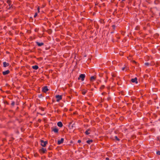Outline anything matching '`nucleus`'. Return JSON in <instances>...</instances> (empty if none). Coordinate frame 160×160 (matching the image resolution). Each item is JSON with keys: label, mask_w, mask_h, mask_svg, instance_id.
<instances>
[{"label": "nucleus", "mask_w": 160, "mask_h": 160, "mask_svg": "<svg viewBox=\"0 0 160 160\" xmlns=\"http://www.w3.org/2000/svg\"><path fill=\"white\" fill-rule=\"evenodd\" d=\"M47 150L45 148H42L41 149L39 150V152L41 154H43L47 152Z\"/></svg>", "instance_id": "nucleus-1"}, {"label": "nucleus", "mask_w": 160, "mask_h": 160, "mask_svg": "<svg viewBox=\"0 0 160 160\" xmlns=\"http://www.w3.org/2000/svg\"><path fill=\"white\" fill-rule=\"evenodd\" d=\"M85 77V74H81L78 78V80H80V79L82 81H83Z\"/></svg>", "instance_id": "nucleus-2"}, {"label": "nucleus", "mask_w": 160, "mask_h": 160, "mask_svg": "<svg viewBox=\"0 0 160 160\" xmlns=\"http://www.w3.org/2000/svg\"><path fill=\"white\" fill-rule=\"evenodd\" d=\"M40 142L41 146L43 147H45L48 144V142L47 141H44L43 140H40Z\"/></svg>", "instance_id": "nucleus-3"}, {"label": "nucleus", "mask_w": 160, "mask_h": 160, "mask_svg": "<svg viewBox=\"0 0 160 160\" xmlns=\"http://www.w3.org/2000/svg\"><path fill=\"white\" fill-rule=\"evenodd\" d=\"M51 129L52 131L54 132L55 133H58V129L56 127H52Z\"/></svg>", "instance_id": "nucleus-4"}, {"label": "nucleus", "mask_w": 160, "mask_h": 160, "mask_svg": "<svg viewBox=\"0 0 160 160\" xmlns=\"http://www.w3.org/2000/svg\"><path fill=\"white\" fill-rule=\"evenodd\" d=\"M56 98L57 99V102H58L62 99V96L57 95L56 96Z\"/></svg>", "instance_id": "nucleus-5"}, {"label": "nucleus", "mask_w": 160, "mask_h": 160, "mask_svg": "<svg viewBox=\"0 0 160 160\" xmlns=\"http://www.w3.org/2000/svg\"><path fill=\"white\" fill-rule=\"evenodd\" d=\"M145 65L147 66H149V65H151V66H152V65H155V63L153 61H152V62H151L150 63H149V62H146L145 63Z\"/></svg>", "instance_id": "nucleus-6"}, {"label": "nucleus", "mask_w": 160, "mask_h": 160, "mask_svg": "<svg viewBox=\"0 0 160 160\" xmlns=\"http://www.w3.org/2000/svg\"><path fill=\"white\" fill-rule=\"evenodd\" d=\"M42 90L43 92H46L48 91V89L47 86H45L43 88Z\"/></svg>", "instance_id": "nucleus-7"}, {"label": "nucleus", "mask_w": 160, "mask_h": 160, "mask_svg": "<svg viewBox=\"0 0 160 160\" xmlns=\"http://www.w3.org/2000/svg\"><path fill=\"white\" fill-rule=\"evenodd\" d=\"M131 81L132 82H135L136 83H138L137 78L132 79Z\"/></svg>", "instance_id": "nucleus-8"}, {"label": "nucleus", "mask_w": 160, "mask_h": 160, "mask_svg": "<svg viewBox=\"0 0 160 160\" xmlns=\"http://www.w3.org/2000/svg\"><path fill=\"white\" fill-rule=\"evenodd\" d=\"M10 73V71L9 70H7L6 71L2 72V74L4 75H5L8 74Z\"/></svg>", "instance_id": "nucleus-9"}, {"label": "nucleus", "mask_w": 160, "mask_h": 160, "mask_svg": "<svg viewBox=\"0 0 160 160\" xmlns=\"http://www.w3.org/2000/svg\"><path fill=\"white\" fill-rule=\"evenodd\" d=\"M64 141V139L63 138H61L60 140H59L58 142V144L60 145Z\"/></svg>", "instance_id": "nucleus-10"}, {"label": "nucleus", "mask_w": 160, "mask_h": 160, "mask_svg": "<svg viewBox=\"0 0 160 160\" xmlns=\"http://www.w3.org/2000/svg\"><path fill=\"white\" fill-rule=\"evenodd\" d=\"M36 43L38 46H41L44 44L43 42H36Z\"/></svg>", "instance_id": "nucleus-11"}, {"label": "nucleus", "mask_w": 160, "mask_h": 160, "mask_svg": "<svg viewBox=\"0 0 160 160\" xmlns=\"http://www.w3.org/2000/svg\"><path fill=\"white\" fill-rule=\"evenodd\" d=\"M90 129H88L85 131V133L87 135H89L90 133Z\"/></svg>", "instance_id": "nucleus-12"}, {"label": "nucleus", "mask_w": 160, "mask_h": 160, "mask_svg": "<svg viewBox=\"0 0 160 160\" xmlns=\"http://www.w3.org/2000/svg\"><path fill=\"white\" fill-rule=\"evenodd\" d=\"M57 125L60 127H62L63 126L62 123L61 122H58L57 123Z\"/></svg>", "instance_id": "nucleus-13"}, {"label": "nucleus", "mask_w": 160, "mask_h": 160, "mask_svg": "<svg viewBox=\"0 0 160 160\" xmlns=\"http://www.w3.org/2000/svg\"><path fill=\"white\" fill-rule=\"evenodd\" d=\"M3 67H6L7 66H8L9 65V64L8 63L6 62H4L3 63Z\"/></svg>", "instance_id": "nucleus-14"}, {"label": "nucleus", "mask_w": 160, "mask_h": 160, "mask_svg": "<svg viewBox=\"0 0 160 160\" xmlns=\"http://www.w3.org/2000/svg\"><path fill=\"white\" fill-rule=\"evenodd\" d=\"M32 69L34 70H37L38 68V65L33 66H32Z\"/></svg>", "instance_id": "nucleus-15"}, {"label": "nucleus", "mask_w": 160, "mask_h": 160, "mask_svg": "<svg viewBox=\"0 0 160 160\" xmlns=\"http://www.w3.org/2000/svg\"><path fill=\"white\" fill-rule=\"evenodd\" d=\"M95 79L96 78L94 76H91L90 78V81L92 82H93V81L95 80Z\"/></svg>", "instance_id": "nucleus-16"}, {"label": "nucleus", "mask_w": 160, "mask_h": 160, "mask_svg": "<svg viewBox=\"0 0 160 160\" xmlns=\"http://www.w3.org/2000/svg\"><path fill=\"white\" fill-rule=\"evenodd\" d=\"M92 142L93 140L92 139H90L87 141V143L89 144H90V143Z\"/></svg>", "instance_id": "nucleus-17"}, {"label": "nucleus", "mask_w": 160, "mask_h": 160, "mask_svg": "<svg viewBox=\"0 0 160 160\" xmlns=\"http://www.w3.org/2000/svg\"><path fill=\"white\" fill-rule=\"evenodd\" d=\"M87 92V91L86 90H84L82 92V93L83 95H85Z\"/></svg>", "instance_id": "nucleus-18"}, {"label": "nucleus", "mask_w": 160, "mask_h": 160, "mask_svg": "<svg viewBox=\"0 0 160 160\" xmlns=\"http://www.w3.org/2000/svg\"><path fill=\"white\" fill-rule=\"evenodd\" d=\"M39 108L40 110H41L42 111H44V108H42V107H39Z\"/></svg>", "instance_id": "nucleus-19"}, {"label": "nucleus", "mask_w": 160, "mask_h": 160, "mask_svg": "<svg viewBox=\"0 0 160 160\" xmlns=\"http://www.w3.org/2000/svg\"><path fill=\"white\" fill-rule=\"evenodd\" d=\"M38 154L37 153H35L34 154V156L35 157H37L38 156Z\"/></svg>", "instance_id": "nucleus-20"}, {"label": "nucleus", "mask_w": 160, "mask_h": 160, "mask_svg": "<svg viewBox=\"0 0 160 160\" xmlns=\"http://www.w3.org/2000/svg\"><path fill=\"white\" fill-rule=\"evenodd\" d=\"M115 138L116 140H117L118 141H119L120 140V139L119 138H118L117 136L115 137Z\"/></svg>", "instance_id": "nucleus-21"}, {"label": "nucleus", "mask_w": 160, "mask_h": 160, "mask_svg": "<svg viewBox=\"0 0 160 160\" xmlns=\"http://www.w3.org/2000/svg\"><path fill=\"white\" fill-rule=\"evenodd\" d=\"M15 102L14 101H12V103H11V105L12 106H14L15 105Z\"/></svg>", "instance_id": "nucleus-22"}, {"label": "nucleus", "mask_w": 160, "mask_h": 160, "mask_svg": "<svg viewBox=\"0 0 160 160\" xmlns=\"http://www.w3.org/2000/svg\"><path fill=\"white\" fill-rule=\"evenodd\" d=\"M104 87H105L104 85H102L101 86V87L100 88L101 89H103L104 88Z\"/></svg>", "instance_id": "nucleus-23"}, {"label": "nucleus", "mask_w": 160, "mask_h": 160, "mask_svg": "<svg viewBox=\"0 0 160 160\" xmlns=\"http://www.w3.org/2000/svg\"><path fill=\"white\" fill-rule=\"evenodd\" d=\"M156 154L158 155H160V151H157L156 152Z\"/></svg>", "instance_id": "nucleus-24"}, {"label": "nucleus", "mask_w": 160, "mask_h": 160, "mask_svg": "<svg viewBox=\"0 0 160 160\" xmlns=\"http://www.w3.org/2000/svg\"><path fill=\"white\" fill-rule=\"evenodd\" d=\"M126 68V67H123L122 68V71H124Z\"/></svg>", "instance_id": "nucleus-25"}, {"label": "nucleus", "mask_w": 160, "mask_h": 160, "mask_svg": "<svg viewBox=\"0 0 160 160\" xmlns=\"http://www.w3.org/2000/svg\"><path fill=\"white\" fill-rule=\"evenodd\" d=\"M37 15H38V14L37 13H36L34 15V17H36L37 16Z\"/></svg>", "instance_id": "nucleus-26"}, {"label": "nucleus", "mask_w": 160, "mask_h": 160, "mask_svg": "<svg viewBox=\"0 0 160 160\" xmlns=\"http://www.w3.org/2000/svg\"><path fill=\"white\" fill-rule=\"evenodd\" d=\"M112 76L113 77H116V75L114 74H112Z\"/></svg>", "instance_id": "nucleus-27"}, {"label": "nucleus", "mask_w": 160, "mask_h": 160, "mask_svg": "<svg viewBox=\"0 0 160 160\" xmlns=\"http://www.w3.org/2000/svg\"><path fill=\"white\" fill-rule=\"evenodd\" d=\"M132 61V62L133 63H136V62L135 61L133 60V61Z\"/></svg>", "instance_id": "nucleus-28"}, {"label": "nucleus", "mask_w": 160, "mask_h": 160, "mask_svg": "<svg viewBox=\"0 0 160 160\" xmlns=\"http://www.w3.org/2000/svg\"><path fill=\"white\" fill-rule=\"evenodd\" d=\"M38 13L39 12H40V11H39V7L38 8Z\"/></svg>", "instance_id": "nucleus-29"}, {"label": "nucleus", "mask_w": 160, "mask_h": 160, "mask_svg": "<svg viewBox=\"0 0 160 160\" xmlns=\"http://www.w3.org/2000/svg\"><path fill=\"white\" fill-rule=\"evenodd\" d=\"M106 160H109V158H106Z\"/></svg>", "instance_id": "nucleus-30"}, {"label": "nucleus", "mask_w": 160, "mask_h": 160, "mask_svg": "<svg viewBox=\"0 0 160 160\" xmlns=\"http://www.w3.org/2000/svg\"><path fill=\"white\" fill-rule=\"evenodd\" d=\"M81 142V141L80 140H78V142Z\"/></svg>", "instance_id": "nucleus-31"}, {"label": "nucleus", "mask_w": 160, "mask_h": 160, "mask_svg": "<svg viewBox=\"0 0 160 160\" xmlns=\"http://www.w3.org/2000/svg\"><path fill=\"white\" fill-rule=\"evenodd\" d=\"M122 1H125V0H122Z\"/></svg>", "instance_id": "nucleus-32"}]
</instances>
